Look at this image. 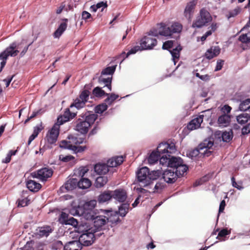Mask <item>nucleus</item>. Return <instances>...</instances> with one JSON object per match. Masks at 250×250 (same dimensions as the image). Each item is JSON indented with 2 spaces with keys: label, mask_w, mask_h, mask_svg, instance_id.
Instances as JSON below:
<instances>
[{
  "label": "nucleus",
  "mask_w": 250,
  "mask_h": 250,
  "mask_svg": "<svg viewBox=\"0 0 250 250\" xmlns=\"http://www.w3.org/2000/svg\"><path fill=\"white\" fill-rule=\"evenodd\" d=\"M168 143L167 142L161 143L157 146L156 150L160 154V156H161L160 158H162L163 156L164 157H166L167 158L168 156H170V155L168 154Z\"/></svg>",
  "instance_id": "393cba45"
},
{
  "label": "nucleus",
  "mask_w": 250,
  "mask_h": 250,
  "mask_svg": "<svg viewBox=\"0 0 250 250\" xmlns=\"http://www.w3.org/2000/svg\"><path fill=\"white\" fill-rule=\"evenodd\" d=\"M214 142L210 140L205 139L200 144L197 148L192 149L188 152L187 156L193 159L197 157L209 156L213 152L212 146Z\"/></svg>",
  "instance_id": "20e7f679"
},
{
  "label": "nucleus",
  "mask_w": 250,
  "mask_h": 250,
  "mask_svg": "<svg viewBox=\"0 0 250 250\" xmlns=\"http://www.w3.org/2000/svg\"><path fill=\"white\" fill-rule=\"evenodd\" d=\"M249 114L243 113L237 116L236 120L238 124L242 125H246L250 122Z\"/></svg>",
  "instance_id": "58836bf2"
},
{
  "label": "nucleus",
  "mask_w": 250,
  "mask_h": 250,
  "mask_svg": "<svg viewBox=\"0 0 250 250\" xmlns=\"http://www.w3.org/2000/svg\"><path fill=\"white\" fill-rule=\"evenodd\" d=\"M149 36L158 37L159 35L163 36H167V33L165 32L164 29V23H161L158 29H153L148 33Z\"/></svg>",
  "instance_id": "c85d7f7f"
},
{
  "label": "nucleus",
  "mask_w": 250,
  "mask_h": 250,
  "mask_svg": "<svg viewBox=\"0 0 250 250\" xmlns=\"http://www.w3.org/2000/svg\"><path fill=\"white\" fill-rule=\"evenodd\" d=\"M75 159L74 157H73L72 155H60V159L63 162H68L71 160H73Z\"/></svg>",
  "instance_id": "0e129e2a"
},
{
  "label": "nucleus",
  "mask_w": 250,
  "mask_h": 250,
  "mask_svg": "<svg viewBox=\"0 0 250 250\" xmlns=\"http://www.w3.org/2000/svg\"><path fill=\"white\" fill-rule=\"evenodd\" d=\"M97 118L98 115L91 111L82 113L76 121L75 130L81 134H86Z\"/></svg>",
  "instance_id": "f257e3e1"
},
{
  "label": "nucleus",
  "mask_w": 250,
  "mask_h": 250,
  "mask_svg": "<svg viewBox=\"0 0 250 250\" xmlns=\"http://www.w3.org/2000/svg\"><path fill=\"white\" fill-rule=\"evenodd\" d=\"M124 162L123 156H115L109 159L107 162V165L109 167H116L121 165Z\"/></svg>",
  "instance_id": "2f4dec72"
},
{
  "label": "nucleus",
  "mask_w": 250,
  "mask_h": 250,
  "mask_svg": "<svg viewBox=\"0 0 250 250\" xmlns=\"http://www.w3.org/2000/svg\"><path fill=\"white\" fill-rule=\"evenodd\" d=\"M160 164L165 167L172 168V170L177 172H182V174L186 173L188 169V167L184 164L183 159L179 157L168 156L160 158Z\"/></svg>",
  "instance_id": "7ed1b4c3"
},
{
  "label": "nucleus",
  "mask_w": 250,
  "mask_h": 250,
  "mask_svg": "<svg viewBox=\"0 0 250 250\" xmlns=\"http://www.w3.org/2000/svg\"><path fill=\"white\" fill-rule=\"evenodd\" d=\"M112 198L119 202L123 203L127 198V192L123 188H118L115 190H112Z\"/></svg>",
  "instance_id": "f3484780"
},
{
  "label": "nucleus",
  "mask_w": 250,
  "mask_h": 250,
  "mask_svg": "<svg viewBox=\"0 0 250 250\" xmlns=\"http://www.w3.org/2000/svg\"><path fill=\"white\" fill-rule=\"evenodd\" d=\"M69 217L67 213L62 212L59 218V222L62 225H65Z\"/></svg>",
  "instance_id": "864d4df0"
},
{
  "label": "nucleus",
  "mask_w": 250,
  "mask_h": 250,
  "mask_svg": "<svg viewBox=\"0 0 250 250\" xmlns=\"http://www.w3.org/2000/svg\"><path fill=\"white\" fill-rule=\"evenodd\" d=\"M144 50L143 49H142V47L141 45L140 46L136 45L132 48H131L130 50L126 53V57H128L129 55L131 54H135L137 52L139 51H142Z\"/></svg>",
  "instance_id": "5fc2aeb1"
},
{
  "label": "nucleus",
  "mask_w": 250,
  "mask_h": 250,
  "mask_svg": "<svg viewBox=\"0 0 250 250\" xmlns=\"http://www.w3.org/2000/svg\"><path fill=\"white\" fill-rule=\"evenodd\" d=\"M203 115H200L198 117L192 119L187 125V128L189 130H193L200 127L201 123L203 121Z\"/></svg>",
  "instance_id": "6ab92c4d"
},
{
  "label": "nucleus",
  "mask_w": 250,
  "mask_h": 250,
  "mask_svg": "<svg viewBox=\"0 0 250 250\" xmlns=\"http://www.w3.org/2000/svg\"><path fill=\"white\" fill-rule=\"evenodd\" d=\"M224 63V61L223 60H219L217 61L216 65L214 70L215 71L220 70L222 68Z\"/></svg>",
  "instance_id": "774afa93"
},
{
  "label": "nucleus",
  "mask_w": 250,
  "mask_h": 250,
  "mask_svg": "<svg viewBox=\"0 0 250 250\" xmlns=\"http://www.w3.org/2000/svg\"><path fill=\"white\" fill-rule=\"evenodd\" d=\"M157 43V40L149 36L144 37L140 42V45L141 46L142 49L144 50L152 49Z\"/></svg>",
  "instance_id": "f8f14e48"
},
{
  "label": "nucleus",
  "mask_w": 250,
  "mask_h": 250,
  "mask_svg": "<svg viewBox=\"0 0 250 250\" xmlns=\"http://www.w3.org/2000/svg\"><path fill=\"white\" fill-rule=\"evenodd\" d=\"M91 86V85L89 86L88 84L85 85L84 89L81 92L78 97L86 103L88 102L89 99L90 92L88 89H90Z\"/></svg>",
  "instance_id": "f704fd0d"
},
{
  "label": "nucleus",
  "mask_w": 250,
  "mask_h": 250,
  "mask_svg": "<svg viewBox=\"0 0 250 250\" xmlns=\"http://www.w3.org/2000/svg\"><path fill=\"white\" fill-rule=\"evenodd\" d=\"M68 138L69 140V141L66 140L61 141L60 145L61 147L72 150L75 153L82 152L86 148V146H76L72 145V143L76 145L82 143L83 141H79L77 137L71 136H69Z\"/></svg>",
  "instance_id": "39448f33"
},
{
  "label": "nucleus",
  "mask_w": 250,
  "mask_h": 250,
  "mask_svg": "<svg viewBox=\"0 0 250 250\" xmlns=\"http://www.w3.org/2000/svg\"><path fill=\"white\" fill-rule=\"evenodd\" d=\"M220 109V113L219 114L230 115L232 108L228 104H225L223 106H220L218 107Z\"/></svg>",
  "instance_id": "3c124183"
},
{
  "label": "nucleus",
  "mask_w": 250,
  "mask_h": 250,
  "mask_svg": "<svg viewBox=\"0 0 250 250\" xmlns=\"http://www.w3.org/2000/svg\"><path fill=\"white\" fill-rule=\"evenodd\" d=\"M26 185L29 190L32 192H37L42 188V185L34 180H28L26 182Z\"/></svg>",
  "instance_id": "473e14b6"
},
{
  "label": "nucleus",
  "mask_w": 250,
  "mask_h": 250,
  "mask_svg": "<svg viewBox=\"0 0 250 250\" xmlns=\"http://www.w3.org/2000/svg\"><path fill=\"white\" fill-rule=\"evenodd\" d=\"M212 21V17L210 13L205 8H202L200 10L199 15L193 22L192 27L193 28H200L208 24Z\"/></svg>",
  "instance_id": "0eeeda50"
},
{
  "label": "nucleus",
  "mask_w": 250,
  "mask_h": 250,
  "mask_svg": "<svg viewBox=\"0 0 250 250\" xmlns=\"http://www.w3.org/2000/svg\"><path fill=\"white\" fill-rule=\"evenodd\" d=\"M36 230L37 235L42 237L48 236L53 231V229L50 226L45 225L42 227H39Z\"/></svg>",
  "instance_id": "bb28decb"
},
{
  "label": "nucleus",
  "mask_w": 250,
  "mask_h": 250,
  "mask_svg": "<svg viewBox=\"0 0 250 250\" xmlns=\"http://www.w3.org/2000/svg\"><path fill=\"white\" fill-rule=\"evenodd\" d=\"M82 213L81 216L83 217L87 221H92L96 216L97 213L92 208H83Z\"/></svg>",
  "instance_id": "cd10ccee"
},
{
  "label": "nucleus",
  "mask_w": 250,
  "mask_h": 250,
  "mask_svg": "<svg viewBox=\"0 0 250 250\" xmlns=\"http://www.w3.org/2000/svg\"><path fill=\"white\" fill-rule=\"evenodd\" d=\"M107 176H99L96 179L95 186L98 188L103 187L107 183Z\"/></svg>",
  "instance_id": "37998d69"
},
{
  "label": "nucleus",
  "mask_w": 250,
  "mask_h": 250,
  "mask_svg": "<svg viewBox=\"0 0 250 250\" xmlns=\"http://www.w3.org/2000/svg\"><path fill=\"white\" fill-rule=\"evenodd\" d=\"M63 114L64 115L65 117L69 118V121L74 118L77 115L76 113L70 112L68 108L65 109Z\"/></svg>",
  "instance_id": "bf43d9fd"
},
{
  "label": "nucleus",
  "mask_w": 250,
  "mask_h": 250,
  "mask_svg": "<svg viewBox=\"0 0 250 250\" xmlns=\"http://www.w3.org/2000/svg\"><path fill=\"white\" fill-rule=\"evenodd\" d=\"M94 171L98 175H104L109 170L107 164L104 163H97L94 167Z\"/></svg>",
  "instance_id": "c756f323"
},
{
  "label": "nucleus",
  "mask_w": 250,
  "mask_h": 250,
  "mask_svg": "<svg viewBox=\"0 0 250 250\" xmlns=\"http://www.w3.org/2000/svg\"><path fill=\"white\" fill-rule=\"evenodd\" d=\"M29 201L30 200L27 198L19 200L18 202V207H23L27 206L29 204Z\"/></svg>",
  "instance_id": "338daca9"
},
{
  "label": "nucleus",
  "mask_w": 250,
  "mask_h": 250,
  "mask_svg": "<svg viewBox=\"0 0 250 250\" xmlns=\"http://www.w3.org/2000/svg\"><path fill=\"white\" fill-rule=\"evenodd\" d=\"M215 135L217 136L219 138H222V141L224 142L229 143L231 141L233 138V132L231 130L229 131H218L216 132Z\"/></svg>",
  "instance_id": "412c9836"
},
{
  "label": "nucleus",
  "mask_w": 250,
  "mask_h": 250,
  "mask_svg": "<svg viewBox=\"0 0 250 250\" xmlns=\"http://www.w3.org/2000/svg\"><path fill=\"white\" fill-rule=\"evenodd\" d=\"M230 121V115L219 114L217 123L219 126L227 127L229 125Z\"/></svg>",
  "instance_id": "a878e982"
},
{
  "label": "nucleus",
  "mask_w": 250,
  "mask_h": 250,
  "mask_svg": "<svg viewBox=\"0 0 250 250\" xmlns=\"http://www.w3.org/2000/svg\"><path fill=\"white\" fill-rule=\"evenodd\" d=\"M82 243L78 240H73L67 242L63 247L64 250H81L82 249Z\"/></svg>",
  "instance_id": "b1692460"
},
{
  "label": "nucleus",
  "mask_w": 250,
  "mask_h": 250,
  "mask_svg": "<svg viewBox=\"0 0 250 250\" xmlns=\"http://www.w3.org/2000/svg\"><path fill=\"white\" fill-rule=\"evenodd\" d=\"M117 65H114L111 66H108L104 69L101 72L102 75H112L115 71Z\"/></svg>",
  "instance_id": "09e8293b"
},
{
  "label": "nucleus",
  "mask_w": 250,
  "mask_h": 250,
  "mask_svg": "<svg viewBox=\"0 0 250 250\" xmlns=\"http://www.w3.org/2000/svg\"><path fill=\"white\" fill-rule=\"evenodd\" d=\"M77 232L78 235H80L83 233H87L89 232H93V234H95L97 231L96 229H94L91 225L87 223L81 224L78 228Z\"/></svg>",
  "instance_id": "aec40b11"
},
{
  "label": "nucleus",
  "mask_w": 250,
  "mask_h": 250,
  "mask_svg": "<svg viewBox=\"0 0 250 250\" xmlns=\"http://www.w3.org/2000/svg\"><path fill=\"white\" fill-rule=\"evenodd\" d=\"M112 77H108L107 78H104L102 77V76L99 77L98 78V82L100 84H104V87H106L109 91H111L112 90Z\"/></svg>",
  "instance_id": "e433bc0d"
},
{
  "label": "nucleus",
  "mask_w": 250,
  "mask_h": 250,
  "mask_svg": "<svg viewBox=\"0 0 250 250\" xmlns=\"http://www.w3.org/2000/svg\"><path fill=\"white\" fill-rule=\"evenodd\" d=\"M107 108L108 106L105 103L97 105L94 107L95 114H102L105 111Z\"/></svg>",
  "instance_id": "de8ad7c7"
},
{
  "label": "nucleus",
  "mask_w": 250,
  "mask_h": 250,
  "mask_svg": "<svg viewBox=\"0 0 250 250\" xmlns=\"http://www.w3.org/2000/svg\"><path fill=\"white\" fill-rule=\"evenodd\" d=\"M231 183H232V186L233 187H234L235 188H236L237 189H238L239 190H242L244 188V187L242 186V182L237 183L235 181V179L233 176H232L231 177Z\"/></svg>",
  "instance_id": "4d7b16f0"
},
{
  "label": "nucleus",
  "mask_w": 250,
  "mask_h": 250,
  "mask_svg": "<svg viewBox=\"0 0 250 250\" xmlns=\"http://www.w3.org/2000/svg\"><path fill=\"white\" fill-rule=\"evenodd\" d=\"M105 96L107 97L104 100V102L108 105H111L114 101L119 97L118 95L113 93L110 94L106 93Z\"/></svg>",
  "instance_id": "a18cd8bd"
},
{
  "label": "nucleus",
  "mask_w": 250,
  "mask_h": 250,
  "mask_svg": "<svg viewBox=\"0 0 250 250\" xmlns=\"http://www.w3.org/2000/svg\"><path fill=\"white\" fill-rule=\"evenodd\" d=\"M86 103L82 100L79 97L74 100L73 102L70 105V107H75L77 109H80L85 106Z\"/></svg>",
  "instance_id": "ea45409f"
},
{
  "label": "nucleus",
  "mask_w": 250,
  "mask_h": 250,
  "mask_svg": "<svg viewBox=\"0 0 250 250\" xmlns=\"http://www.w3.org/2000/svg\"><path fill=\"white\" fill-rule=\"evenodd\" d=\"M92 227L96 229L97 232L102 229V228L107 223V218L106 215H98L96 214L93 221Z\"/></svg>",
  "instance_id": "4468645a"
},
{
  "label": "nucleus",
  "mask_w": 250,
  "mask_h": 250,
  "mask_svg": "<svg viewBox=\"0 0 250 250\" xmlns=\"http://www.w3.org/2000/svg\"><path fill=\"white\" fill-rule=\"evenodd\" d=\"M220 50L218 46H212L207 50L205 54V57L208 60H211L220 54Z\"/></svg>",
  "instance_id": "5701e85b"
},
{
  "label": "nucleus",
  "mask_w": 250,
  "mask_h": 250,
  "mask_svg": "<svg viewBox=\"0 0 250 250\" xmlns=\"http://www.w3.org/2000/svg\"><path fill=\"white\" fill-rule=\"evenodd\" d=\"M83 208V207L80 205H72L69 209V213L73 216H81Z\"/></svg>",
  "instance_id": "4c0bfd02"
},
{
  "label": "nucleus",
  "mask_w": 250,
  "mask_h": 250,
  "mask_svg": "<svg viewBox=\"0 0 250 250\" xmlns=\"http://www.w3.org/2000/svg\"><path fill=\"white\" fill-rule=\"evenodd\" d=\"M43 129L42 124L41 123L40 125H36L34 127L33 132L34 134L38 136L39 133Z\"/></svg>",
  "instance_id": "69168bd1"
},
{
  "label": "nucleus",
  "mask_w": 250,
  "mask_h": 250,
  "mask_svg": "<svg viewBox=\"0 0 250 250\" xmlns=\"http://www.w3.org/2000/svg\"><path fill=\"white\" fill-rule=\"evenodd\" d=\"M129 204L128 203H123L119 207L118 214L124 217L128 212Z\"/></svg>",
  "instance_id": "79ce46f5"
},
{
  "label": "nucleus",
  "mask_w": 250,
  "mask_h": 250,
  "mask_svg": "<svg viewBox=\"0 0 250 250\" xmlns=\"http://www.w3.org/2000/svg\"><path fill=\"white\" fill-rule=\"evenodd\" d=\"M112 198V190H106L100 193L97 198V200L100 203H103L110 200Z\"/></svg>",
  "instance_id": "7c9ffc66"
},
{
  "label": "nucleus",
  "mask_w": 250,
  "mask_h": 250,
  "mask_svg": "<svg viewBox=\"0 0 250 250\" xmlns=\"http://www.w3.org/2000/svg\"><path fill=\"white\" fill-rule=\"evenodd\" d=\"M162 174L160 170L150 172L147 167H143L136 172V177L142 187H146L150 185L153 181L158 179Z\"/></svg>",
  "instance_id": "f03ea898"
},
{
  "label": "nucleus",
  "mask_w": 250,
  "mask_h": 250,
  "mask_svg": "<svg viewBox=\"0 0 250 250\" xmlns=\"http://www.w3.org/2000/svg\"><path fill=\"white\" fill-rule=\"evenodd\" d=\"M239 109L240 111H247L249 110L250 111V99H247L241 102Z\"/></svg>",
  "instance_id": "c03bdc74"
},
{
  "label": "nucleus",
  "mask_w": 250,
  "mask_h": 250,
  "mask_svg": "<svg viewBox=\"0 0 250 250\" xmlns=\"http://www.w3.org/2000/svg\"><path fill=\"white\" fill-rule=\"evenodd\" d=\"M63 247L62 242L60 240L56 241L52 244V249L54 250H60Z\"/></svg>",
  "instance_id": "e2e57ef3"
},
{
  "label": "nucleus",
  "mask_w": 250,
  "mask_h": 250,
  "mask_svg": "<svg viewBox=\"0 0 250 250\" xmlns=\"http://www.w3.org/2000/svg\"><path fill=\"white\" fill-rule=\"evenodd\" d=\"M79 188L85 189L89 188L91 185V182L90 180L85 178H82L78 181Z\"/></svg>",
  "instance_id": "a19ab883"
},
{
  "label": "nucleus",
  "mask_w": 250,
  "mask_h": 250,
  "mask_svg": "<svg viewBox=\"0 0 250 250\" xmlns=\"http://www.w3.org/2000/svg\"><path fill=\"white\" fill-rule=\"evenodd\" d=\"M93 95L97 98H102L106 95V93L103 90L102 87L99 86L95 87L92 91Z\"/></svg>",
  "instance_id": "49530a36"
},
{
  "label": "nucleus",
  "mask_w": 250,
  "mask_h": 250,
  "mask_svg": "<svg viewBox=\"0 0 250 250\" xmlns=\"http://www.w3.org/2000/svg\"><path fill=\"white\" fill-rule=\"evenodd\" d=\"M238 40L243 43H250V32L241 34L239 37Z\"/></svg>",
  "instance_id": "8fccbe9b"
},
{
  "label": "nucleus",
  "mask_w": 250,
  "mask_h": 250,
  "mask_svg": "<svg viewBox=\"0 0 250 250\" xmlns=\"http://www.w3.org/2000/svg\"><path fill=\"white\" fill-rule=\"evenodd\" d=\"M62 21L63 22L61 23L58 28L53 33L54 38H59L67 28L68 20L67 19H63Z\"/></svg>",
  "instance_id": "4be33fe9"
},
{
  "label": "nucleus",
  "mask_w": 250,
  "mask_h": 250,
  "mask_svg": "<svg viewBox=\"0 0 250 250\" xmlns=\"http://www.w3.org/2000/svg\"><path fill=\"white\" fill-rule=\"evenodd\" d=\"M182 25L179 22H175L172 23L170 26H167L164 23L165 32L167 33V36H171L173 33H180L182 30Z\"/></svg>",
  "instance_id": "dca6fc26"
},
{
  "label": "nucleus",
  "mask_w": 250,
  "mask_h": 250,
  "mask_svg": "<svg viewBox=\"0 0 250 250\" xmlns=\"http://www.w3.org/2000/svg\"><path fill=\"white\" fill-rule=\"evenodd\" d=\"M64 188L67 191H71L77 187L79 188L78 181L76 178H71L64 184Z\"/></svg>",
  "instance_id": "72a5a7b5"
},
{
  "label": "nucleus",
  "mask_w": 250,
  "mask_h": 250,
  "mask_svg": "<svg viewBox=\"0 0 250 250\" xmlns=\"http://www.w3.org/2000/svg\"><path fill=\"white\" fill-rule=\"evenodd\" d=\"M19 45L16 42H14L0 54V60H2L0 62V73L5 65L8 57H15L18 55L19 51L16 48Z\"/></svg>",
  "instance_id": "423d86ee"
},
{
  "label": "nucleus",
  "mask_w": 250,
  "mask_h": 250,
  "mask_svg": "<svg viewBox=\"0 0 250 250\" xmlns=\"http://www.w3.org/2000/svg\"><path fill=\"white\" fill-rule=\"evenodd\" d=\"M184 175L182 172H177L171 169H167L164 171L162 174L163 178L164 181L168 184H173L177 180L178 178L181 177Z\"/></svg>",
  "instance_id": "9d476101"
},
{
  "label": "nucleus",
  "mask_w": 250,
  "mask_h": 250,
  "mask_svg": "<svg viewBox=\"0 0 250 250\" xmlns=\"http://www.w3.org/2000/svg\"><path fill=\"white\" fill-rule=\"evenodd\" d=\"M69 121V118L65 116L64 115L62 114L59 116L57 118V122L56 123L58 125H59V126L60 125H62L65 122Z\"/></svg>",
  "instance_id": "6e6d98bb"
},
{
  "label": "nucleus",
  "mask_w": 250,
  "mask_h": 250,
  "mask_svg": "<svg viewBox=\"0 0 250 250\" xmlns=\"http://www.w3.org/2000/svg\"><path fill=\"white\" fill-rule=\"evenodd\" d=\"M87 234L83 233L78 235L79 241L83 246H89L94 242L96 235L93 234V232H89Z\"/></svg>",
  "instance_id": "2eb2a0df"
},
{
  "label": "nucleus",
  "mask_w": 250,
  "mask_h": 250,
  "mask_svg": "<svg viewBox=\"0 0 250 250\" xmlns=\"http://www.w3.org/2000/svg\"><path fill=\"white\" fill-rule=\"evenodd\" d=\"M71 225L75 228H76L78 225V221L77 219L73 217H69L65 225Z\"/></svg>",
  "instance_id": "680f3d73"
},
{
  "label": "nucleus",
  "mask_w": 250,
  "mask_h": 250,
  "mask_svg": "<svg viewBox=\"0 0 250 250\" xmlns=\"http://www.w3.org/2000/svg\"><path fill=\"white\" fill-rule=\"evenodd\" d=\"M196 4V3L194 0H191L188 2L186 6L184 11V15L188 21H190L191 20Z\"/></svg>",
  "instance_id": "a211bd4d"
},
{
  "label": "nucleus",
  "mask_w": 250,
  "mask_h": 250,
  "mask_svg": "<svg viewBox=\"0 0 250 250\" xmlns=\"http://www.w3.org/2000/svg\"><path fill=\"white\" fill-rule=\"evenodd\" d=\"M53 173V171L51 168L44 167L31 173V176L33 178H38L42 181H46L48 178L52 176Z\"/></svg>",
  "instance_id": "1a4fd4ad"
},
{
  "label": "nucleus",
  "mask_w": 250,
  "mask_h": 250,
  "mask_svg": "<svg viewBox=\"0 0 250 250\" xmlns=\"http://www.w3.org/2000/svg\"><path fill=\"white\" fill-rule=\"evenodd\" d=\"M161 157L160 154L156 150H154L150 154L147 158L148 163L149 165H154L159 160H160Z\"/></svg>",
  "instance_id": "c9c22d12"
},
{
  "label": "nucleus",
  "mask_w": 250,
  "mask_h": 250,
  "mask_svg": "<svg viewBox=\"0 0 250 250\" xmlns=\"http://www.w3.org/2000/svg\"><path fill=\"white\" fill-rule=\"evenodd\" d=\"M97 202L95 200H90L89 202H86L83 207V208H92L94 210L95 207L96 206Z\"/></svg>",
  "instance_id": "052dcab7"
},
{
  "label": "nucleus",
  "mask_w": 250,
  "mask_h": 250,
  "mask_svg": "<svg viewBox=\"0 0 250 250\" xmlns=\"http://www.w3.org/2000/svg\"><path fill=\"white\" fill-rule=\"evenodd\" d=\"M101 212L106 215L107 222L111 223L112 227L116 225L121 222L119 214L117 211H113L109 210H101Z\"/></svg>",
  "instance_id": "ddd939ff"
},
{
  "label": "nucleus",
  "mask_w": 250,
  "mask_h": 250,
  "mask_svg": "<svg viewBox=\"0 0 250 250\" xmlns=\"http://www.w3.org/2000/svg\"><path fill=\"white\" fill-rule=\"evenodd\" d=\"M60 133L59 125L55 123L52 128L48 131L45 139L48 144L55 145L57 141Z\"/></svg>",
  "instance_id": "9b49d317"
},
{
  "label": "nucleus",
  "mask_w": 250,
  "mask_h": 250,
  "mask_svg": "<svg viewBox=\"0 0 250 250\" xmlns=\"http://www.w3.org/2000/svg\"><path fill=\"white\" fill-rule=\"evenodd\" d=\"M240 11H241V9L238 7L234 8L233 10H230L229 12V14L228 15V19H229L230 18H231V17H235L240 12Z\"/></svg>",
  "instance_id": "13d9d810"
},
{
  "label": "nucleus",
  "mask_w": 250,
  "mask_h": 250,
  "mask_svg": "<svg viewBox=\"0 0 250 250\" xmlns=\"http://www.w3.org/2000/svg\"><path fill=\"white\" fill-rule=\"evenodd\" d=\"M162 49L168 50L172 56V60L174 65L179 60L180 53L182 49V47L180 44L178 45L174 48L173 41H167L163 43Z\"/></svg>",
  "instance_id": "6e6552de"
},
{
  "label": "nucleus",
  "mask_w": 250,
  "mask_h": 250,
  "mask_svg": "<svg viewBox=\"0 0 250 250\" xmlns=\"http://www.w3.org/2000/svg\"><path fill=\"white\" fill-rule=\"evenodd\" d=\"M17 152V150H10L7 154L5 158L2 160V163L5 164L9 163L11 161V157L12 156L15 155Z\"/></svg>",
  "instance_id": "603ef678"
}]
</instances>
